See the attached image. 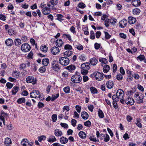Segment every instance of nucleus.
I'll return each instance as SVG.
<instances>
[{"label":"nucleus","mask_w":146,"mask_h":146,"mask_svg":"<svg viewBox=\"0 0 146 146\" xmlns=\"http://www.w3.org/2000/svg\"><path fill=\"white\" fill-rule=\"evenodd\" d=\"M125 93L121 89L118 90L116 93V95H114L112 96V99L113 100L118 101L119 99L123 98Z\"/></svg>","instance_id":"1"},{"label":"nucleus","mask_w":146,"mask_h":146,"mask_svg":"<svg viewBox=\"0 0 146 146\" xmlns=\"http://www.w3.org/2000/svg\"><path fill=\"white\" fill-rule=\"evenodd\" d=\"M90 65L88 62L82 64L81 66V72L83 75L86 74L88 73V70L90 68Z\"/></svg>","instance_id":"2"},{"label":"nucleus","mask_w":146,"mask_h":146,"mask_svg":"<svg viewBox=\"0 0 146 146\" xmlns=\"http://www.w3.org/2000/svg\"><path fill=\"white\" fill-rule=\"evenodd\" d=\"M59 63L63 66H66L70 62V60L67 57H61L59 58Z\"/></svg>","instance_id":"3"},{"label":"nucleus","mask_w":146,"mask_h":146,"mask_svg":"<svg viewBox=\"0 0 146 146\" xmlns=\"http://www.w3.org/2000/svg\"><path fill=\"white\" fill-rule=\"evenodd\" d=\"M144 95L141 93L136 92L135 93L134 97L135 100L138 101L139 103H142L143 102Z\"/></svg>","instance_id":"4"},{"label":"nucleus","mask_w":146,"mask_h":146,"mask_svg":"<svg viewBox=\"0 0 146 146\" xmlns=\"http://www.w3.org/2000/svg\"><path fill=\"white\" fill-rule=\"evenodd\" d=\"M82 79V77L80 75H74L72 76L71 80L74 83H78L81 81Z\"/></svg>","instance_id":"5"},{"label":"nucleus","mask_w":146,"mask_h":146,"mask_svg":"<svg viewBox=\"0 0 146 146\" xmlns=\"http://www.w3.org/2000/svg\"><path fill=\"white\" fill-rule=\"evenodd\" d=\"M30 96L31 98H40V93L38 90H34L30 93Z\"/></svg>","instance_id":"6"},{"label":"nucleus","mask_w":146,"mask_h":146,"mask_svg":"<svg viewBox=\"0 0 146 146\" xmlns=\"http://www.w3.org/2000/svg\"><path fill=\"white\" fill-rule=\"evenodd\" d=\"M31 47L30 45L28 43H25L23 44L21 46V49L22 51L25 52H27L30 50Z\"/></svg>","instance_id":"7"},{"label":"nucleus","mask_w":146,"mask_h":146,"mask_svg":"<svg viewBox=\"0 0 146 146\" xmlns=\"http://www.w3.org/2000/svg\"><path fill=\"white\" fill-rule=\"evenodd\" d=\"M94 76L95 77L96 79L98 81H101L104 78L103 74L99 72H94Z\"/></svg>","instance_id":"8"},{"label":"nucleus","mask_w":146,"mask_h":146,"mask_svg":"<svg viewBox=\"0 0 146 146\" xmlns=\"http://www.w3.org/2000/svg\"><path fill=\"white\" fill-rule=\"evenodd\" d=\"M26 81L28 83H32V84H34L36 83V80L35 78L32 76H29L27 77L26 79Z\"/></svg>","instance_id":"9"},{"label":"nucleus","mask_w":146,"mask_h":146,"mask_svg":"<svg viewBox=\"0 0 146 146\" xmlns=\"http://www.w3.org/2000/svg\"><path fill=\"white\" fill-rule=\"evenodd\" d=\"M125 103L128 105H132L134 104V101L133 98L128 97L125 99Z\"/></svg>","instance_id":"10"},{"label":"nucleus","mask_w":146,"mask_h":146,"mask_svg":"<svg viewBox=\"0 0 146 146\" xmlns=\"http://www.w3.org/2000/svg\"><path fill=\"white\" fill-rule=\"evenodd\" d=\"M51 52L53 55H56L60 52V49L57 46H54L51 49Z\"/></svg>","instance_id":"11"},{"label":"nucleus","mask_w":146,"mask_h":146,"mask_svg":"<svg viewBox=\"0 0 146 146\" xmlns=\"http://www.w3.org/2000/svg\"><path fill=\"white\" fill-rule=\"evenodd\" d=\"M127 24V20L125 19H123L119 22V27L121 28H123L126 26Z\"/></svg>","instance_id":"12"},{"label":"nucleus","mask_w":146,"mask_h":146,"mask_svg":"<svg viewBox=\"0 0 146 146\" xmlns=\"http://www.w3.org/2000/svg\"><path fill=\"white\" fill-rule=\"evenodd\" d=\"M52 68L55 70L58 71L60 69L59 65L57 64V62L56 61L53 62L52 64Z\"/></svg>","instance_id":"13"},{"label":"nucleus","mask_w":146,"mask_h":146,"mask_svg":"<svg viewBox=\"0 0 146 146\" xmlns=\"http://www.w3.org/2000/svg\"><path fill=\"white\" fill-rule=\"evenodd\" d=\"M113 82L111 80H109L107 82L106 84V86L108 89L112 88L113 86Z\"/></svg>","instance_id":"14"},{"label":"nucleus","mask_w":146,"mask_h":146,"mask_svg":"<svg viewBox=\"0 0 146 146\" xmlns=\"http://www.w3.org/2000/svg\"><path fill=\"white\" fill-rule=\"evenodd\" d=\"M63 42L61 39H58L56 41V45L57 47H59L63 45Z\"/></svg>","instance_id":"15"},{"label":"nucleus","mask_w":146,"mask_h":146,"mask_svg":"<svg viewBox=\"0 0 146 146\" xmlns=\"http://www.w3.org/2000/svg\"><path fill=\"white\" fill-rule=\"evenodd\" d=\"M42 13L45 15H47L50 13V8L48 7H44L42 10Z\"/></svg>","instance_id":"16"},{"label":"nucleus","mask_w":146,"mask_h":146,"mask_svg":"<svg viewBox=\"0 0 146 146\" xmlns=\"http://www.w3.org/2000/svg\"><path fill=\"white\" fill-rule=\"evenodd\" d=\"M131 3L134 6L137 7L140 5L141 2L139 0H133L132 1Z\"/></svg>","instance_id":"17"},{"label":"nucleus","mask_w":146,"mask_h":146,"mask_svg":"<svg viewBox=\"0 0 146 146\" xmlns=\"http://www.w3.org/2000/svg\"><path fill=\"white\" fill-rule=\"evenodd\" d=\"M90 62L92 65L94 66L97 64L98 61L96 58L94 57L90 59Z\"/></svg>","instance_id":"18"},{"label":"nucleus","mask_w":146,"mask_h":146,"mask_svg":"<svg viewBox=\"0 0 146 146\" xmlns=\"http://www.w3.org/2000/svg\"><path fill=\"white\" fill-rule=\"evenodd\" d=\"M5 44L8 46H11L13 44V41L12 39L8 38L5 42Z\"/></svg>","instance_id":"19"},{"label":"nucleus","mask_w":146,"mask_h":146,"mask_svg":"<svg viewBox=\"0 0 146 146\" xmlns=\"http://www.w3.org/2000/svg\"><path fill=\"white\" fill-rule=\"evenodd\" d=\"M66 68L70 72H72L76 68V67L74 65L71 64L66 67Z\"/></svg>","instance_id":"20"},{"label":"nucleus","mask_w":146,"mask_h":146,"mask_svg":"<svg viewBox=\"0 0 146 146\" xmlns=\"http://www.w3.org/2000/svg\"><path fill=\"white\" fill-rule=\"evenodd\" d=\"M55 135L57 137L60 136L62 135V131L59 129H55L54 131Z\"/></svg>","instance_id":"21"},{"label":"nucleus","mask_w":146,"mask_h":146,"mask_svg":"<svg viewBox=\"0 0 146 146\" xmlns=\"http://www.w3.org/2000/svg\"><path fill=\"white\" fill-rule=\"evenodd\" d=\"M136 21V19L131 17H128V22L130 24L135 23Z\"/></svg>","instance_id":"22"},{"label":"nucleus","mask_w":146,"mask_h":146,"mask_svg":"<svg viewBox=\"0 0 146 146\" xmlns=\"http://www.w3.org/2000/svg\"><path fill=\"white\" fill-rule=\"evenodd\" d=\"M81 115L82 118L84 119H87L89 117L88 114L85 111L82 112Z\"/></svg>","instance_id":"23"},{"label":"nucleus","mask_w":146,"mask_h":146,"mask_svg":"<svg viewBox=\"0 0 146 146\" xmlns=\"http://www.w3.org/2000/svg\"><path fill=\"white\" fill-rule=\"evenodd\" d=\"M56 139L54 135H51L48 139V141L49 142H53L56 141Z\"/></svg>","instance_id":"24"},{"label":"nucleus","mask_w":146,"mask_h":146,"mask_svg":"<svg viewBox=\"0 0 146 146\" xmlns=\"http://www.w3.org/2000/svg\"><path fill=\"white\" fill-rule=\"evenodd\" d=\"M42 64L45 66H47L49 63V60L48 58L43 59L42 61Z\"/></svg>","instance_id":"25"},{"label":"nucleus","mask_w":146,"mask_h":146,"mask_svg":"<svg viewBox=\"0 0 146 146\" xmlns=\"http://www.w3.org/2000/svg\"><path fill=\"white\" fill-rule=\"evenodd\" d=\"M11 143V141L10 138H6L5 139V144L7 146H9Z\"/></svg>","instance_id":"26"},{"label":"nucleus","mask_w":146,"mask_h":146,"mask_svg":"<svg viewBox=\"0 0 146 146\" xmlns=\"http://www.w3.org/2000/svg\"><path fill=\"white\" fill-rule=\"evenodd\" d=\"M58 3V0H50V3L52 5V8L54 9H56L55 8H54V6L56 5Z\"/></svg>","instance_id":"27"},{"label":"nucleus","mask_w":146,"mask_h":146,"mask_svg":"<svg viewBox=\"0 0 146 146\" xmlns=\"http://www.w3.org/2000/svg\"><path fill=\"white\" fill-rule=\"evenodd\" d=\"M60 139L61 143L63 144L66 143L68 141L67 138L63 137H61Z\"/></svg>","instance_id":"28"},{"label":"nucleus","mask_w":146,"mask_h":146,"mask_svg":"<svg viewBox=\"0 0 146 146\" xmlns=\"http://www.w3.org/2000/svg\"><path fill=\"white\" fill-rule=\"evenodd\" d=\"M110 66L108 65H105L104 66L103 68V72L105 73H107L110 70Z\"/></svg>","instance_id":"29"},{"label":"nucleus","mask_w":146,"mask_h":146,"mask_svg":"<svg viewBox=\"0 0 146 146\" xmlns=\"http://www.w3.org/2000/svg\"><path fill=\"white\" fill-rule=\"evenodd\" d=\"M19 88L17 86H14L12 90V94L13 95H15L18 91Z\"/></svg>","instance_id":"30"},{"label":"nucleus","mask_w":146,"mask_h":146,"mask_svg":"<svg viewBox=\"0 0 146 146\" xmlns=\"http://www.w3.org/2000/svg\"><path fill=\"white\" fill-rule=\"evenodd\" d=\"M99 61L101 62V65L103 66V64H106L108 63L107 60L105 58H102L99 59Z\"/></svg>","instance_id":"31"},{"label":"nucleus","mask_w":146,"mask_h":146,"mask_svg":"<svg viewBox=\"0 0 146 146\" xmlns=\"http://www.w3.org/2000/svg\"><path fill=\"white\" fill-rule=\"evenodd\" d=\"M79 136L81 138L84 139L86 137V135L85 133L83 131H80L78 134Z\"/></svg>","instance_id":"32"},{"label":"nucleus","mask_w":146,"mask_h":146,"mask_svg":"<svg viewBox=\"0 0 146 146\" xmlns=\"http://www.w3.org/2000/svg\"><path fill=\"white\" fill-rule=\"evenodd\" d=\"M98 114L99 117L100 118H103L104 117V115L103 112L100 109L98 110Z\"/></svg>","instance_id":"33"},{"label":"nucleus","mask_w":146,"mask_h":146,"mask_svg":"<svg viewBox=\"0 0 146 146\" xmlns=\"http://www.w3.org/2000/svg\"><path fill=\"white\" fill-rule=\"evenodd\" d=\"M72 54V51L70 50H67L64 53V55L65 56L69 57Z\"/></svg>","instance_id":"34"},{"label":"nucleus","mask_w":146,"mask_h":146,"mask_svg":"<svg viewBox=\"0 0 146 146\" xmlns=\"http://www.w3.org/2000/svg\"><path fill=\"white\" fill-rule=\"evenodd\" d=\"M137 60L142 61L145 59V56L144 55L140 54L137 57Z\"/></svg>","instance_id":"35"},{"label":"nucleus","mask_w":146,"mask_h":146,"mask_svg":"<svg viewBox=\"0 0 146 146\" xmlns=\"http://www.w3.org/2000/svg\"><path fill=\"white\" fill-rule=\"evenodd\" d=\"M90 90L92 93L93 94H96L97 93L98 91L97 89L95 88L92 87L90 88Z\"/></svg>","instance_id":"36"},{"label":"nucleus","mask_w":146,"mask_h":146,"mask_svg":"<svg viewBox=\"0 0 146 146\" xmlns=\"http://www.w3.org/2000/svg\"><path fill=\"white\" fill-rule=\"evenodd\" d=\"M17 101V103L19 104L24 103L25 102V99L24 98H22L18 99Z\"/></svg>","instance_id":"37"},{"label":"nucleus","mask_w":146,"mask_h":146,"mask_svg":"<svg viewBox=\"0 0 146 146\" xmlns=\"http://www.w3.org/2000/svg\"><path fill=\"white\" fill-rule=\"evenodd\" d=\"M15 45L18 46L21 44V40L19 38L16 39L15 40Z\"/></svg>","instance_id":"38"},{"label":"nucleus","mask_w":146,"mask_h":146,"mask_svg":"<svg viewBox=\"0 0 146 146\" xmlns=\"http://www.w3.org/2000/svg\"><path fill=\"white\" fill-rule=\"evenodd\" d=\"M28 141L26 139H23L21 142V144L23 146H26L27 143H28Z\"/></svg>","instance_id":"39"},{"label":"nucleus","mask_w":146,"mask_h":146,"mask_svg":"<svg viewBox=\"0 0 146 146\" xmlns=\"http://www.w3.org/2000/svg\"><path fill=\"white\" fill-rule=\"evenodd\" d=\"M133 12L134 15H137L139 14L140 12V10L139 9L136 8L133 9Z\"/></svg>","instance_id":"40"},{"label":"nucleus","mask_w":146,"mask_h":146,"mask_svg":"<svg viewBox=\"0 0 146 146\" xmlns=\"http://www.w3.org/2000/svg\"><path fill=\"white\" fill-rule=\"evenodd\" d=\"M40 49L42 51L44 52H46L47 51L48 48L45 45L42 46L40 47Z\"/></svg>","instance_id":"41"},{"label":"nucleus","mask_w":146,"mask_h":146,"mask_svg":"<svg viewBox=\"0 0 146 146\" xmlns=\"http://www.w3.org/2000/svg\"><path fill=\"white\" fill-rule=\"evenodd\" d=\"M59 94L58 93L56 95H52V96L51 100L52 101H54L59 96Z\"/></svg>","instance_id":"42"},{"label":"nucleus","mask_w":146,"mask_h":146,"mask_svg":"<svg viewBox=\"0 0 146 146\" xmlns=\"http://www.w3.org/2000/svg\"><path fill=\"white\" fill-rule=\"evenodd\" d=\"M57 115L56 114H53L52 116V119L53 122H56L57 119Z\"/></svg>","instance_id":"43"},{"label":"nucleus","mask_w":146,"mask_h":146,"mask_svg":"<svg viewBox=\"0 0 146 146\" xmlns=\"http://www.w3.org/2000/svg\"><path fill=\"white\" fill-rule=\"evenodd\" d=\"M63 36L67 38L70 41H71L72 40L71 36L69 34H63Z\"/></svg>","instance_id":"44"},{"label":"nucleus","mask_w":146,"mask_h":146,"mask_svg":"<svg viewBox=\"0 0 146 146\" xmlns=\"http://www.w3.org/2000/svg\"><path fill=\"white\" fill-rule=\"evenodd\" d=\"M70 90V88L69 86H66L64 87L63 89L64 92L66 94L69 93Z\"/></svg>","instance_id":"45"},{"label":"nucleus","mask_w":146,"mask_h":146,"mask_svg":"<svg viewBox=\"0 0 146 146\" xmlns=\"http://www.w3.org/2000/svg\"><path fill=\"white\" fill-rule=\"evenodd\" d=\"M116 78L118 80L120 81L122 80L123 78V76L122 74H119L117 75Z\"/></svg>","instance_id":"46"},{"label":"nucleus","mask_w":146,"mask_h":146,"mask_svg":"<svg viewBox=\"0 0 146 146\" xmlns=\"http://www.w3.org/2000/svg\"><path fill=\"white\" fill-rule=\"evenodd\" d=\"M79 58L80 60L84 61L86 60V56L83 54H81L79 56Z\"/></svg>","instance_id":"47"},{"label":"nucleus","mask_w":146,"mask_h":146,"mask_svg":"<svg viewBox=\"0 0 146 146\" xmlns=\"http://www.w3.org/2000/svg\"><path fill=\"white\" fill-rule=\"evenodd\" d=\"M46 138V136L42 135L38 137V140L39 142H41L42 140H44Z\"/></svg>","instance_id":"48"},{"label":"nucleus","mask_w":146,"mask_h":146,"mask_svg":"<svg viewBox=\"0 0 146 146\" xmlns=\"http://www.w3.org/2000/svg\"><path fill=\"white\" fill-rule=\"evenodd\" d=\"M76 47L79 50H83V46L80 44H78V45H76Z\"/></svg>","instance_id":"49"},{"label":"nucleus","mask_w":146,"mask_h":146,"mask_svg":"<svg viewBox=\"0 0 146 146\" xmlns=\"http://www.w3.org/2000/svg\"><path fill=\"white\" fill-rule=\"evenodd\" d=\"M13 84L10 82H7L6 83V86L8 88L11 89L13 86Z\"/></svg>","instance_id":"50"},{"label":"nucleus","mask_w":146,"mask_h":146,"mask_svg":"<svg viewBox=\"0 0 146 146\" xmlns=\"http://www.w3.org/2000/svg\"><path fill=\"white\" fill-rule=\"evenodd\" d=\"M66 110L68 112L70 110L69 107L68 106H65L63 108V112H64Z\"/></svg>","instance_id":"51"},{"label":"nucleus","mask_w":146,"mask_h":146,"mask_svg":"<svg viewBox=\"0 0 146 146\" xmlns=\"http://www.w3.org/2000/svg\"><path fill=\"white\" fill-rule=\"evenodd\" d=\"M89 139L90 141H94L95 142H98L99 141V139H96V138H94L91 136L89 137Z\"/></svg>","instance_id":"52"},{"label":"nucleus","mask_w":146,"mask_h":146,"mask_svg":"<svg viewBox=\"0 0 146 146\" xmlns=\"http://www.w3.org/2000/svg\"><path fill=\"white\" fill-rule=\"evenodd\" d=\"M57 20L61 21V20H63V19H62L61 18L63 17V15H62L60 14H58L57 15Z\"/></svg>","instance_id":"53"},{"label":"nucleus","mask_w":146,"mask_h":146,"mask_svg":"<svg viewBox=\"0 0 146 146\" xmlns=\"http://www.w3.org/2000/svg\"><path fill=\"white\" fill-rule=\"evenodd\" d=\"M64 49L71 50L72 48V46L69 44H66L64 46Z\"/></svg>","instance_id":"54"},{"label":"nucleus","mask_w":146,"mask_h":146,"mask_svg":"<svg viewBox=\"0 0 146 146\" xmlns=\"http://www.w3.org/2000/svg\"><path fill=\"white\" fill-rule=\"evenodd\" d=\"M90 37L92 39H94L95 38L94 33L93 31H92L90 32Z\"/></svg>","instance_id":"55"},{"label":"nucleus","mask_w":146,"mask_h":146,"mask_svg":"<svg viewBox=\"0 0 146 146\" xmlns=\"http://www.w3.org/2000/svg\"><path fill=\"white\" fill-rule=\"evenodd\" d=\"M84 125L86 127H90L91 125V122L89 120L85 122L84 123Z\"/></svg>","instance_id":"56"},{"label":"nucleus","mask_w":146,"mask_h":146,"mask_svg":"<svg viewBox=\"0 0 146 146\" xmlns=\"http://www.w3.org/2000/svg\"><path fill=\"white\" fill-rule=\"evenodd\" d=\"M85 7V4L82 3H80L78 5V7L81 8H84Z\"/></svg>","instance_id":"57"},{"label":"nucleus","mask_w":146,"mask_h":146,"mask_svg":"<svg viewBox=\"0 0 146 146\" xmlns=\"http://www.w3.org/2000/svg\"><path fill=\"white\" fill-rule=\"evenodd\" d=\"M39 70L40 72L43 73L45 71L46 68L44 66H42L39 69Z\"/></svg>","instance_id":"58"},{"label":"nucleus","mask_w":146,"mask_h":146,"mask_svg":"<svg viewBox=\"0 0 146 146\" xmlns=\"http://www.w3.org/2000/svg\"><path fill=\"white\" fill-rule=\"evenodd\" d=\"M105 38L107 39H109L111 37V35L106 32H105Z\"/></svg>","instance_id":"59"},{"label":"nucleus","mask_w":146,"mask_h":146,"mask_svg":"<svg viewBox=\"0 0 146 146\" xmlns=\"http://www.w3.org/2000/svg\"><path fill=\"white\" fill-rule=\"evenodd\" d=\"M70 30L73 34H75L76 33V31H75V28L73 26H72L70 27Z\"/></svg>","instance_id":"60"},{"label":"nucleus","mask_w":146,"mask_h":146,"mask_svg":"<svg viewBox=\"0 0 146 146\" xmlns=\"http://www.w3.org/2000/svg\"><path fill=\"white\" fill-rule=\"evenodd\" d=\"M101 45L100 44L96 43L94 44V47L96 49L98 50L100 47Z\"/></svg>","instance_id":"61"},{"label":"nucleus","mask_w":146,"mask_h":146,"mask_svg":"<svg viewBox=\"0 0 146 146\" xmlns=\"http://www.w3.org/2000/svg\"><path fill=\"white\" fill-rule=\"evenodd\" d=\"M19 74V72L17 71H14L12 73V75L14 77H16L18 76Z\"/></svg>","instance_id":"62"},{"label":"nucleus","mask_w":146,"mask_h":146,"mask_svg":"<svg viewBox=\"0 0 146 146\" xmlns=\"http://www.w3.org/2000/svg\"><path fill=\"white\" fill-rule=\"evenodd\" d=\"M77 121L76 120L72 119L71 121L72 125L74 127H75L76 126Z\"/></svg>","instance_id":"63"},{"label":"nucleus","mask_w":146,"mask_h":146,"mask_svg":"<svg viewBox=\"0 0 146 146\" xmlns=\"http://www.w3.org/2000/svg\"><path fill=\"white\" fill-rule=\"evenodd\" d=\"M76 109L78 113H80L81 110V107L80 106L76 105Z\"/></svg>","instance_id":"64"}]
</instances>
